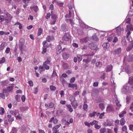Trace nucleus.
Returning a JSON list of instances; mask_svg holds the SVG:
<instances>
[{"label":"nucleus","mask_w":133,"mask_h":133,"mask_svg":"<svg viewBox=\"0 0 133 133\" xmlns=\"http://www.w3.org/2000/svg\"><path fill=\"white\" fill-rule=\"evenodd\" d=\"M71 38L69 32L65 33L62 39L63 40L67 41H68Z\"/></svg>","instance_id":"obj_1"},{"label":"nucleus","mask_w":133,"mask_h":133,"mask_svg":"<svg viewBox=\"0 0 133 133\" xmlns=\"http://www.w3.org/2000/svg\"><path fill=\"white\" fill-rule=\"evenodd\" d=\"M89 46L90 48L92 50H96L98 49L97 46L95 44L91 43L89 44Z\"/></svg>","instance_id":"obj_2"},{"label":"nucleus","mask_w":133,"mask_h":133,"mask_svg":"<svg viewBox=\"0 0 133 133\" xmlns=\"http://www.w3.org/2000/svg\"><path fill=\"white\" fill-rule=\"evenodd\" d=\"M121 50L122 49L121 48H117L115 50V54L118 55L119 56H120L121 55Z\"/></svg>","instance_id":"obj_3"},{"label":"nucleus","mask_w":133,"mask_h":133,"mask_svg":"<svg viewBox=\"0 0 133 133\" xmlns=\"http://www.w3.org/2000/svg\"><path fill=\"white\" fill-rule=\"evenodd\" d=\"M68 87L69 88H72L74 89L75 87V89L76 90H77V84H72L70 83H68Z\"/></svg>","instance_id":"obj_4"},{"label":"nucleus","mask_w":133,"mask_h":133,"mask_svg":"<svg viewBox=\"0 0 133 133\" xmlns=\"http://www.w3.org/2000/svg\"><path fill=\"white\" fill-rule=\"evenodd\" d=\"M56 114L57 116H61L63 114V110L61 109L58 110L56 112Z\"/></svg>","instance_id":"obj_5"},{"label":"nucleus","mask_w":133,"mask_h":133,"mask_svg":"<svg viewBox=\"0 0 133 133\" xmlns=\"http://www.w3.org/2000/svg\"><path fill=\"white\" fill-rule=\"evenodd\" d=\"M62 76L61 77V81L63 83L65 82V81L63 78H66L68 77V75L65 73H64L62 74Z\"/></svg>","instance_id":"obj_6"},{"label":"nucleus","mask_w":133,"mask_h":133,"mask_svg":"<svg viewBox=\"0 0 133 133\" xmlns=\"http://www.w3.org/2000/svg\"><path fill=\"white\" fill-rule=\"evenodd\" d=\"M107 111L108 112H110L114 111V107L112 106L109 105L107 108Z\"/></svg>","instance_id":"obj_7"},{"label":"nucleus","mask_w":133,"mask_h":133,"mask_svg":"<svg viewBox=\"0 0 133 133\" xmlns=\"http://www.w3.org/2000/svg\"><path fill=\"white\" fill-rule=\"evenodd\" d=\"M68 8L69 10H71L74 11L75 8L74 7V4L72 3H70L68 5Z\"/></svg>","instance_id":"obj_8"},{"label":"nucleus","mask_w":133,"mask_h":133,"mask_svg":"<svg viewBox=\"0 0 133 133\" xmlns=\"http://www.w3.org/2000/svg\"><path fill=\"white\" fill-rule=\"evenodd\" d=\"M112 123L109 120H107L106 122L104 123V125L105 126H110L112 125Z\"/></svg>","instance_id":"obj_9"},{"label":"nucleus","mask_w":133,"mask_h":133,"mask_svg":"<svg viewBox=\"0 0 133 133\" xmlns=\"http://www.w3.org/2000/svg\"><path fill=\"white\" fill-rule=\"evenodd\" d=\"M19 46H23L25 43L24 39L22 38H21L19 40Z\"/></svg>","instance_id":"obj_10"},{"label":"nucleus","mask_w":133,"mask_h":133,"mask_svg":"<svg viewBox=\"0 0 133 133\" xmlns=\"http://www.w3.org/2000/svg\"><path fill=\"white\" fill-rule=\"evenodd\" d=\"M51 60V59L50 57H48L47 58L45 62L43 64H49L50 63Z\"/></svg>","instance_id":"obj_11"},{"label":"nucleus","mask_w":133,"mask_h":133,"mask_svg":"<svg viewBox=\"0 0 133 133\" xmlns=\"http://www.w3.org/2000/svg\"><path fill=\"white\" fill-rule=\"evenodd\" d=\"M30 8L31 10H34L36 12H37L38 10V7L37 6H31Z\"/></svg>","instance_id":"obj_12"},{"label":"nucleus","mask_w":133,"mask_h":133,"mask_svg":"<svg viewBox=\"0 0 133 133\" xmlns=\"http://www.w3.org/2000/svg\"><path fill=\"white\" fill-rule=\"evenodd\" d=\"M53 121V123L55 124H56L58 122V120L57 119L54 118V117H52L50 120V122H52Z\"/></svg>","instance_id":"obj_13"},{"label":"nucleus","mask_w":133,"mask_h":133,"mask_svg":"<svg viewBox=\"0 0 133 133\" xmlns=\"http://www.w3.org/2000/svg\"><path fill=\"white\" fill-rule=\"evenodd\" d=\"M122 45L124 46L127 45V43L126 42L125 37H123L122 39Z\"/></svg>","instance_id":"obj_14"},{"label":"nucleus","mask_w":133,"mask_h":133,"mask_svg":"<svg viewBox=\"0 0 133 133\" xmlns=\"http://www.w3.org/2000/svg\"><path fill=\"white\" fill-rule=\"evenodd\" d=\"M129 90V87L126 85H124L122 89L123 91L125 92H127Z\"/></svg>","instance_id":"obj_15"},{"label":"nucleus","mask_w":133,"mask_h":133,"mask_svg":"<svg viewBox=\"0 0 133 133\" xmlns=\"http://www.w3.org/2000/svg\"><path fill=\"white\" fill-rule=\"evenodd\" d=\"M63 57L65 59H67L69 57V55L66 52H64L63 54Z\"/></svg>","instance_id":"obj_16"},{"label":"nucleus","mask_w":133,"mask_h":133,"mask_svg":"<svg viewBox=\"0 0 133 133\" xmlns=\"http://www.w3.org/2000/svg\"><path fill=\"white\" fill-rule=\"evenodd\" d=\"M127 30H130L133 31V26L131 24H128L127 26Z\"/></svg>","instance_id":"obj_17"},{"label":"nucleus","mask_w":133,"mask_h":133,"mask_svg":"<svg viewBox=\"0 0 133 133\" xmlns=\"http://www.w3.org/2000/svg\"><path fill=\"white\" fill-rule=\"evenodd\" d=\"M116 30L118 35L119 36L121 35V29L120 27H118L116 28Z\"/></svg>","instance_id":"obj_18"},{"label":"nucleus","mask_w":133,"mask_h":133,"mask_svg":"<svg viewBox=\"0 0 133 133\" xmlns=\"http://www.w3.org/2000/svg\"><path fill=\"white\" fill-rule=\"evenodd\" d=\"M102 46L104 48H107L109 46L110 44L108 43L105 42L103 44Z\"/></svg>","instance_id":"obj_19"},{"label":"nucleus","mask_w":133,"mask_h":133,"mask_svg":"<svg viewBox=\"0 0 133 133\" xmlns=\"http://www.w3.org/2000/svg\"><path fill=\"white\" fill-rule=\"evenodd\" d=\"M133 47V42L132 43V44L129 45L126 49L127 51H129L131 50Z\"/></svg>","instance_id":"obj_20"},{"label":"nucleus","mask_w":133,"mask_h":133,"mask_svg":"<svg viewBox=\"0 0 133 133\" xmlns=\"http://www.w3.org/2000/svg\"><path fill=\"white\" fill-rule=\"evenodd\" d=\"M61 49V46L60 45H58L57 49V54H60V53L62 51Z\"/></svg>","instance_id":"obj_21"},{"label":"nucleus","mask_w":133,"mask_h":133,"mask_svg":"<svg viewBox=\"0 0 133 133\" xmlns=\"http://www.w3.org/2000/svg\"><path fill=\"white\" fill-rule=\"evenodd\" d=\"M114 37V34H112L110 35V36L108 38L107 40L108 41H111Z\"/></svg>","instance_id":"obj_22"},{"label":"nucleus","mask_w":133,"mask_h":133,"mask_svg":"<svg viewBox=\"0 0 133 133\" xmlns=\"http://www.w3.org/2000/svg\"><path fill=\"white\" fill-rule=\"evenodd\" d=\"M128 83L131 85H133V77H131L129 78Z\"/></svg>","instance_id":"obj_23"},{"label":"nucleus","mask_w":133,"mask_h":133,"mask_svg":"<svg viewBox=\"0 0 133 133\" xmlns=\"http://www.w3.org/2000/svg\"><path fill=\"white\" fill-rule=\"evenodd\" d=\"M18 111L16 110H11L10 111V114L13 115L15 116L16 114L17 113Z\"/></svg>","instance_id":"obj_24"},{"label":"nucleus","mask_w":133,"mask_h":133,"mask_svg":"<svg viewBox=\"0 0 133 133\" xmlns=\"http://www.w3.org/2000/svg\"><path fill=\"white\" fill-rule=\"evenodd\" d=\"M88 37H86L84 39H81V43L87 42L88 41Z\"/></svg>","instance_id":"obj_25"},{"label":"nucleus","mask_w":133,"mask_h":133,"mask_svg":"<svg viewBox=\"0 0 133 133\" xmlns=\"http://www.w3.org/2000/svg\"><path fill=\"white\" fill-rule=\"evenodd\" d=\"M54 39V37H50L49 36H48L46 37V41L48 42H50V41L51 40H53Z\"/></svg>","instance_id":"obj_26"},{"label":"nucleus","mask_w":133,"mask_h":133,"mask_svg":"<svg viewBox=\"0 0 133 133\" xmlns=\"http://www.w3.org/2000/svg\"><path fill=\"white\" fill-rule=\"evenodd\" d=\"M61 124H59L54 127L52 129L53 130H57V129L60 127Z\"/></svg>","instance_id":"obj_27"},{"label":"nucleus","mask_w":133,"mask_h":133,"mask_svg":"<svg viewBox=\"0 0 133 133\" xmlns=\"http://www.w3.org/2000/svg\"><path fill=\"white\" fill-rule=\"evenodd\" d=\"M67 106L68 109L69 111L70 112H72L73 111V109L71 108V106L70 104L67 105Z\"/></svg>","instance_id":"obj_28"},{"label":"nucleus","mask_w":133,"mask_h":133,"mask_svg":"<svg viewBox=\"0 0 133 133\" xmlns=\"http://www.w3.org/2000/svg\"><path fill=\"white\" fill-rule=\"evenodd\" d=\"M43 32V30L41 28H39L38 29V31L37 33V35L38 36H40L42 33Z\"/></svg>","instance_id":"obj_29"},{"label":"nucleus","mask_w":133,"mask_h":133,"mask_svg":"<svg viewBox=\"0 0 133 133\" xmlns=\"http://www.w3.org/2000/svg\"><path fill=\"white\" fill-rule=\"evenodd\" d=\"M112 66L111 65L108 66L106 68V71H110L112 69Z\"/></svg>","instance_id":"obj_30"},{"label":"nucleus","mask_w":133,"mask_h":133,"mask_svg":"<svg viewBox=\"0 0 133 133\" xmlns=\"http://www.w3.org/2000/svg\"><path fill=\"white\" fill-rule=\"evenodd\" d=\"M73 120L72 118H71L70 119L69 122L68 121H66V123H65V124L67 125H69L70 124V123H72L73 122Z\"/></svg>","instance_id":"obj_31"},{"label":"nucleus","mask_w":133,"mask_h":133,"mask_svg":"<svg viewBox=\"0 0 133 133\" xmlns=\"http://www.w3.org/2000/svg\"><path fill=\"white\" fill-rule=\"evenodd\" d=\"M102 64L101 62L100 61H99L98 62L96 63V66L97 67H101L102 66Z\"/></svg>","instance_id":"obj_32"},{"label":"nucleus","mask_w":133,"mask_h":133,"mask_svg":"<svg viewBox=\"0 0 133 133\" xmlns=\"http://www.w3.org/2000/svg\"><path fill=\"white\" fill-rule=\"evenodd\" d=\"M72 105L74 107H76L77 105V103L76 101L72 102L71 103Z\"/></svg>","instance_id":"obj_33"},{"label":"nucleus","mask_w":133,"mask_h":133,"mask_svg":"<svg viewBox=\"0 0 133 133\" xmlns=\"http://www.w3.org/2000/svg\"><path fill=\"white\" fill-rule=\"evenodd\" d=\"M4 109L2 107L0 108V114L3 115L4 114Z\"/></svg>","instance_id":"obj_34"},{"label":"nucleus","mask_w":133,"mask_h":133,"mask_svg":"<svg viewBox=\"0 0 133 133\" xmlns=\"http://www.w3.org/2000/svg\"><path fill=\"white\" fill-rule=\"evenodd\" d=\"M25 45H23L22 46H19V49L21 51V53L22 54H23V48L24 47H25Z\"/></svg>","instance_id":"obj_35"},{"label":"nucleus","mask_w":133,"mask_h":133,"mask_svg":"<svg viewBox=\"0 0 133 133\" xmlns=\"http://www.w3.org/2000/svg\"><path fill=\"white\" fill-rule=\"evenodd\" d=\"M120 124L121 125H123L124 124L125 121L124 119L123 118H122L120 120Z\"/></svg>","instance_id":"obj_36"},{"label":"nucleus","mask_w":133,"mask_h":133,"mask_svg":"<svg viewBox=\"0 0 133 133\" xmlns=\"http://www.w3.org/2000/svg\"><path fill=\"white\" fill-rule=\"evenodd\" d=\"M99 108L102 110L105 108L104 105V104L103 103L99 104Z\"/></svg>","instance_id":"obj_37"},{"label":"nucleus","mask_w":133,"mask_h":133,"mask_svg":"<svg viewBox=\"0 0 133 133\" xmlns=\"http://www.w3.org/2000/svg\"><path fill=\"white\" fill-rule=\"evenodd\" d=\"M130 10L128 12V15H130V16H132L133 15V9L131 10V8H130Z\"/></svg>","instance_id":"obj_38"},{"label":"nucleus","mask_w":133,"mask_h":133,"mask_svg":"<svg viewBox=\"0 0 133 133\" xmlns=\"http://www.w3.org/2000/svg\"><path fill=\"white\" fill-rule=\"evenodd\" d=\"M5 18L4 16L3 15H0V22H1L3 21L4 19Z\"/></svg>","instance_id":"obj_39"},{"label":"nucleus","mask_w":133,"mask_h":133,"mask_svg":"<svg viewBox=\"0 0 133 133\" xmlns=\"http://www.w3.org/2000/svg\"><path fill=\"white\" fill-rule=\"evenodd\" d=\"M51 18L54 20H56L57 18V16L56 15L51 13Z\"/></svg>","instance_id":"obj_40"},{"label":"nucleus","mask_w":133,"mask_h":133,"mask_svg":"<svg viewBox=\"0 0 133 133\" xmlns=\"http://www.w3.org/2000/svg\"><path fill=\"white\" fill-rule=\"evenodd\" d=\"M17 130L15 128L13 127L12 128L10 133H17Z\"/></svg>","instance_id":"obj_41"},{"label":"nucleus","mask_w":133,"mask_h":133,"mask_svg":"<svg viewBox=\"0 0 133 133\" xmlns=\"http://www.w3.org/2000/svg\"><path fill=\"white\" fill-rule=\"evenodd\" d=\"M63 66L64 68L65 69L68 68L69 67L68 65L66 63H63Z\"/></svg>","instance_id":"obj_42"},{"label":"nucleus","mask_w":133,"mask_h":133,"mask_svg":"<svg viewBox=\"0 0 133 133\" xmlns=\"http://www.w3.org/2000/svg\"><path fill=\"white\" fill-rule=\"evenodd\" d=\"M93 39L94 41H97L98 40V39L96 35H94L92 36Z\"/></svg>","instance_id":"obj_43"},{"label":"nucleus","mask_w":133,"mask_h":133,"mask_svg":"<svg viewBox=\"0 0 133 133\" xmlns=\"http://www.w3.org/2000/svg\"><path fill=\"white\" fill-rule=\"evenodd\" d=\"M98 123L97 121L94 120L92 122L90 123V125L91 124V125H95L96 124H97Z\"/></svg>","instance_id":"obj_44"},{"label":"nucleus","mask_w":133,"mask_h":133,"mask_svg":"<svg viewBox=\"0 0 133 133\" xmlns=\"http://www.w3.org/2000/svg\"><path fill=\"white\" fill-rule=\"evenodd\" d=\"M106 129L104 128H102L100 129V133H104L106 132Z\"/></svg>","instance_id":"obj_45"},{"label":"nucleus","mask_w":133,"mask_h":133,"mask_svg":"<svg viewBox=\"0 0 133 133\" xmlns=\"http://www.w3.org/2000/svg\"><path fill=\"white\" fill-rule=\"evenodd\" d=\"M77 57L78 58V61L79 62L81 61L82 59V55H77Z\"/></svg>","instance_id":"obj_46"},{"label":"nucleus","mask_w":133,"mask_h":133,"mask_svg":"<svg viewBox=\"0 0 133 133\" xmlns=\"http://www.w3.org/2000/svg\"><path fill=\"white\" fill-rule=\"evenodd\" d=\"M50 90L51 91L55 90L56 89V88L53 85H51L50 87Z\"/></svg>","instance_id":"obj_47"},{"label":"nucleus","mask_w":133,"mask_h":133,"mask_svg":"<svg viewBox=\"0 0 133 133\" xmlns=\"http://www.w3.org/2000/svg\"><path fill=\"white\" fill-rule=\"evenodd\" d=\"M5 61V58L3 57L2 58V59L0 61V64H2L4 63Z\"/></svg>","instance_id":"obj_48"},{"label":"nucleus","mask_w":133,"mask_h":133,"mask_svg":"<svg viewBox=\"0 0 133 133\" xmlns=\"http://www.w3.org/2000/svg\"><path fill=\"white\" fill-rule=\"evenodd\" d=\"M45 64H43V67L46 70H48L49 69V66Z\"/></svg>","instance_id":"obj_49"},{"label":"nucleus","mask_w":133,"mask_h":133,"mask_svg":"<svg viewBox=\"0 0 133 133\" xmlns=\"http://www.w3.org/2000/svg\"><path fill=\"white\" fill-rule=\"evenodd\" d=\"M14 25H19V29H21L22 28V25H21V24H20V23H19V22H17L16 23L14 24Z\"/></svg>","instance_id":"obj_50"},{"label":"nucleus","mask_w":133,"mask_h":133,"mask_svg":"<svg viewBox=\"0 0 133 133\" xmlns=\"http://www.w3.org/2000/svg\"><path fill=\"white\" fill-rule=\"evenodd\" d=\"M130 18H126L125 19L126 23L128 24H130Z\"/></svg>","instance_id":"obj_51"},{"label":"nucleus","mask_w":133,"mask_h":133,"mask_svg":"<svg viewBox=\"0 0 133 133\" xmlns=\"http://www.w3.org/2000/svg\"><path fill=\"white\" fill-rule=\"evenodd\" d=\"M44 68L43 64V66H40L39 67V69L40 70V73H41V72L43 70V69Z\"/></svg>","instance_id":"obj_52"},{"label":"nucleus","mask_w":133,"mask_h":133,"mask_svg":"<svg viewBox=\"0 0 133 133\" xmlns=\"http://www.w3.org/2000/svg\"><path fill=\"white\" fill-rule=\"evenodd\" d=\"M4 47V44L3 43H2L1 45V47L0 48V50H3Z\"/></svg>","instance_id":"obj_53"},{"label":"nucleus","mask_w":133,"mask_h":133,"mask_svg":"<svg viewBox=\"0 0 133 133\" xmlns=\"http://www.w3.org/2000/svg\"><path fill=\"white\" fill-rule=\"evenodd\" d=\"M69 99L71 101V102L75 101V98L73 97H69Z\"/></svg>","instance_id":"obj_54"},{"label":"nucleus","mask_w":133,"mask_h":133,"mask_svg":"<svg viewBox=\"0 0 133 133\" xmlns=\"http://www.w3.org/2000/svg\"><path fill=\"white\" fill-rule=\"evenodd\" d=\"M88 105L87 104H84L83 106V109L85 110H87V109L88 108Z\"/></svg>","instance_id":"obj_55"},{"label":"nucleus","mask_w":133,"mask_h":133,"mask_svg":"<svg viewBox=\"0 0 133 133\" xmlns=\"http://www.w3.org/2000/svg\"><path fill=\"white\" fill-rule=\"evenodd\" d=\"M13 87L12 86H10L8 87L7 90L8 91H11L12 90Z\"/></svg>","instance_id":"obj_56"},{"label":"nucleus","mask_w":133,"mask_h":133,"mask_svg":"<svg viewBox=\"0 0 133 133\" xmlns=\"http://www.w3.org/2000/svg\"><path fill=\"white\" fill-rule=\"evenodd\" d=\"M127 39L129 41V42H130L131 44H132V43L133 42V41L132 40V39L131 37L130 38H129V37L127 38Z\"/></svg>","instance_id":"obj_57"},{"label":"nucleus","mask_w":133,"mask_h":133,"mask_svg":"<svg viewBox=\"0 0 133 133\" xmlns=\"http://www.w3.org/2000/svg\"><path fill=\"white\" fill-rule=\"evenodd\" d=\"M96 112H93L92 113L90 114L89 116L91 117H92L94 116L96 114Z\"/></svg>","instance_id":"obj_58"},{"label":"nucleus","mask_w":133,"mask_h":133,"mask_svg":"<svg viewBox=\"0 0 133 133\" xmlns=\"http://www.w3.org/2000/svg\"><path fill=\"white\" fill-rule=\"evenodd\" d=\"M28 109V108L27 107H23L21 108V110L22 111L26 110Z\"/></svg>","instance_id":"obj_59"},{"label":"nucleus","mask_w":133,"mask_h":133,"mask_svg":"<svg viewBox=\"0 0 133 133\" xmlns=\"http://www.w3.org/2000/svg\"><path fill=\"white\" fill-rule=\"evenodd\" d=\"M18 48V46L17 45H16L15 46V49L14 50L15 55H16L17 53Z\"/></svg>","instance_id":"obj_60"},{"label":"nucleus","mask_w":133,"mask_h":133,"mask_svg":"<svg viewBox=\"0 0 133 133\" xmlns=\"http://www.w3.org/2000/svg\"><path fill=\"white\" fill-rule=\"evenodd\" d=\"M85 125L87 126H88L89 127H90V123H89L86 121L84 122Z\"/></svg>","instance_id":"obj_61"},{"label":"nucleus","mask_w":133,"mask_h":133,"mask_svg":"<svg viewBox=\"0 0 133 133\" xmlns=\"http://www.w3.org/2000/svg\"><path fill=\"white\" fill-rule=\"evenodd\" d=\"M51 16L50 14L49 13H47L46 16V18L47 19H48L50 18Z\"/></svg>","instance_id":"obj_62"},{"label":"nucleus","mask_w":133,"mask_h":133,"mask_svg":"<svg viewBox=\"0 0 133 133\" xmlns=\"http://www.w3.org/2000/svg\"><path fill=\"white\" fill-rule=\"evenodd\" d=\"M75 80V78L74 77L70 79V82L71 83H73L74 82Z\"/></svg>","instance_id":"obj_63"},{"label":"nucleus","mask_w":133,"mask_h":133,"mask_svg":"<svg viewBox=\"0 0 133 133\" xmlns=\"http://www.w3.org/2000/svg\"><path fill=\"white\" fill-rule=\"evenodd\" d=\"M54 105V103L52 102H51L49 104V107L50 108H52L53 107Z\"/></svg>","instance_id":"obj_64"}]
</instances>
